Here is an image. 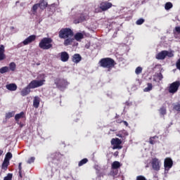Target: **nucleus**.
<instances>
[{"label": "nucleus", "mask_w": 180, "mask_h": 180, "mask_svg": "<svg viewBox=\"0 0 180 180\" xmlns=\"http://www.w3.org/2000/svg\"><path fill=\"white\" fill-rule=\"evenodd\" d=\"M52 43L53 39L51 37H44L39 41V47L42 50H50V49H53Z\"/></svg>", "instance_id": "nucleus-1"}, {"label": "nucleus", "mask_w": 180, "mask_h": 180, "mask_svg": "<svg viewBox=\"0 0 180 180\" xmlns=\"http://www.w3.org/2000/svg\"><path fill=\"white\" fill-rule=\"evenodd\" d=\"M74 36V32L70 28H63L59 32L60 39H67L68 37H72Z\"/></svg>", "instance_id": "nucleus-2"}, {"label": "nucleus", "mask_w": 180, "mask_h": 180, "mask_svg": "<svg viewBox=\"0 0 180 180\" xmlns=\"http://www.w3.org/2000/svg\"><path fill=\"white\" fill-rule=\"evenodd\" d=\"M100 64L103 68H113L115 67V60L112 58H106L101 59Z\"/></svg>", "instance_id": "nucleus-3"}, {"label": "nucleus", "mask_w": 180, "mask_h": 180, "mask_svg": "<svg viewBox=\"0 0 180 180\" xmlns=\"http://www.w3.org/2000/svg\"><path fill=\"white\" fill-rule=\"evenodd\" d=\"M165 57H174L172 51H162L156 55L157 60H165Z\"/></svg>", "instance_id": "nucleus-4"}, {"label": "nucleus", "mask_w": 180, "mask_h": 180, "mask_svg": "<svg viewBox=\"0 0 180 180\" xmlns=\"http://www.w3.org/2000/svg\"><path fill=\"white\" fill-rule=\"evenodd\" d=\"M180 86V82L176 81L173 83L170 84L168 88V91L169 94H176L178 92V89H179Z\"/></svg>", "instance_id": "nucleus-5"}, {"label": "nucleus", "mask_w": 180, "mask_h": 180, "mask_svg": "<svg viewBox=\"0 0 180 180\" xmlns=\"http://www.w3.org/2000/svg\"><path fill=\"white\" fill-rule=\"evenodd\" d=\"M44 82L46 80L44 79L41 80H32L28 86L30 87L31 89H34V88H39V86H43L44 85Z\"/></svg>", "instance_id": "nucleus-6"}, {"label": "nucleus", "mask_w": 180, "mask_h": 180, "mask_svg": "<svg viewBox=\"0 0 180 180\" xmlns=\"http://www.w3.org/2000/svg\"><path fill=\"white\" fill-rule=\"evenodd\" d=\"M111 144L112 146H113V150H116L117 148L118 150H120L122 148V146H120V145L122 144V141H120V139H119L118 138L112 139L111 140Z\"/></svg>", "instance_id": "nucleus-7"}, {"label": "nucleus", "mask_w": 180, "mask_h": 180, "mask_svg": "<svg viewBox=\"0 0 180 180\" xmlns=\"http://www.w3.org/2000/svg\"><path fill=\"white\" fill-rule=\"evenodd\" d=\"M152 167L154 171H160V160L158 158H153L152 160Z\"/></svg>", "instance_id": "nucleus-8"}, {"label": "nucleus", "mask_w": 180, "mask_h": 180, "mask_svg": "<svg viewBox=\"0 0 180 180\" xmlns=\"http://www.w3.org/2000/svg\"><path fill=\"white\" fill-rule=\"evenodd\" d=\"M110 8H112V3L104 1L100 4V9H101V11H108V9Z\"/></svg>", "instance_id": "nucleus-9"}, {"label": "nucleus", "mask_w": 180, "mask_h": 180, "mask_svg": "<svg viewBox=\"0 0 180 180\" xmlns=\"http://www.w3.org/2000/svg\"><path fill=\"white\" fill-rule=\"evenodd\" d=\"M35 40H36V35H31L22 41V44H24V46H27V44H29L30 43H32V41H34Z\"/></svg>", "instance_id": "nucleus-10"}, {"label": "nucleus", "mask_w": 180, "mask_h": 180, "mask_svg": "<svg viewBox=\"0 0 180 180\" xmlns=\"http://www.w3.org/2000/svg\"><path fill=\"white\" fill-rule=\"evenodd\" d=\"M60 56V60L63 61V63H67L70 58V55L68 53L63 51L59 53Z\"/></svg>", "instance_id": "nucleus-11"}, {"label": "nucleus", "mask_w": 180, "mask_h": 180, "mask_svg": "<svg viewBox=\"0 0 180 180\" xmlns=\"http://www.w3.org/2000/svg\"><path fill=\"white\" fill-rule=\"evenodd\" d=\"M172 160L169 158H167L165 160V169H169L170 168H172Z\"/></svg>", "instance_id": "nucleus-12"}, {"label": "nucleus", "mask_w": 180, "mask_h": 180, "mask_svg": "<svg viewBox=\"0 0 180 180\" xmlns=\"http://www.w3.org/2000/svg\"><path fill=\"white\" fill-rule=\"evenodd\" d=\"M6 58V55H5V46L0 45V61H4Z\"/></svg>", "instance_id": "nucleus-13"}, {"label": "nucleus", "mask_w": 180, "mask_h": 180, "mask_svg": "<svg viewBox=\"0 0 180 180\" xmlns=\"http://www.w3.org/2000/svg\"><path fill=\"white\" fill-rule=\"evenodd\" d=\"M73 41H75V39H74V36L69 37L68 38H65L63 44L64 46H71Z\"/></svg>", "instance_id": "nucleus-14"}, {"label": "nucleus", "mask_w": 180, "mask_h": 180, "mask_svg": "<svg viewBox=\"0 0 180 180\" xmlns=\"http://www.w3.org/2000/svg\"><path fill=\"white\" fill-rule=\"evenodd\" d=\"M127 136H129V133L126 130L120 131L117 134V136L120 137V139H126V137H127Z\"/></svg>", "instance_id": "nucleus-15"}, {"label": "nucleus", "mask_w": 180, "mask_h": 180, "mask_svg": "<svg viewBox=\"0 0 180 180\" xmlns=\"http://www.w3.org/2000/svg\"><path fill=\"white\" fill-rule=\"evenodd\" d=\"M30 89H32L30 88V86H29V84H28L25 88H24L21 91V92H20L21 96H27V95H29V94H30Z\"/></svg>", "instance_id": "nucleus-16"}, {"label": "nucleus", "mask_w": 180, "mask_h": 180, "mask_svg": "<svg viewBox=\"0 0 180 180\" xmlns=\"http://www.w3.org/2000/svg\"><path fill=\"white\" fill-rule=\"evenodd\" d=\"M84 20H86V17L85 15H84V14H81L78 18H76L74 20V23H75V25H77L78 23H81L82 22H84Z\"/></svg>", "instance_id": "nucleus-17"}, {"label": "nucleus", "mask_w": 180, "mask_h": 180, "mask_svg": "<svg viewBox=\"0 0 180 180\" xmlns=\"http://www.w3.org/2000/svg\"><path fill=\"white\" fill-rule=\"evenodd\" d=\"M72 60L73 63H75V64H78V63H79V61H81V60H82V57H81V55L76 53V54L73 55Z\"/></svg>", "instance_id": "nucleus-18"}, {"label": "nucleus", "mask_w": 180, "mask_h": 180, "mask_svg": "<svg viewBox=\"0 0 180 180\" xmlns=\"http://www.w3.org/2000/svg\"><path fill=\"white\" fill-rule=\"evenodd\" d=\"M162 78H164V77L162 76V74H161V73H156L153 76V81H155V82H160V81L162 80Z\"/></svg>", "instance_id": "nucleus-19"}, {"label": "nucleus", "mask_w": 180, "mask_h": 180, "mask_svg": "<svg viewBox=\"0 0 180 180\" xmlns=\"http://www.w3.org/2000/svg\"><path fill=\"white\" fill-rule=\"evenodd\" d=\"M40 105V98L39 96H35L33 100V106L35 109H37Z\"/></svg>", "instance_id": "nucleus-20"}, {"label": "nucleus", "mask_w": 180, "mask_h": 180, "mask_svg": "<svg viewBox=\"0 0 180 180\" xmlns=\"http://www.w3.org/2000/svg\"><path fill=\"white\" fill-rule=\"evenodd\" d=\"M6 88L8 91H16V89H18V86H16L15 84L12 83V84H6Z\"/></svg>", "instance_id": "nucleus-21"}, {"label": "nucleus", "mask_w": 180, "mask_h": 180, "mask_svg": "<svg viewBox=\"0 0 180 180\" xmlns=\"http://www.w3.org/2000/svg\"><path fill=\"white\" fill-rule=\"evenodd\" d=\"M75 40H77V41H81L82 39H84V34L81 32H77L75 34V37H73Z\"/></svg>", "instance_id": "nucleus-22"}, {"label": "nucleus", "mask_w": 180, "mask_h": 180, "mask_svg": "<svg viewBox=\"0 0 180 180\" xmlns=\"http://www.w3.org/2000/svg\"><path fill=\"white\" fill-rule=\"evenodd\" d=\"M38 4L40 9H41L42 11H44V9L47 8V2L44 1V0L41 1L40 3Z\"/></svg>", "instance_id": "nucleus-23"}, {"label": "nucleus", "mask_w": 180, "mask_h": 180, "mask_svg": "<svg viewBox=\"0 0 180 180\" xmlns=\"http://www.w3.org/2000/svg\"><path fill=\"white\" fill-rule=\"evenodd\" d=\"M120 167H122V165H120V163L118 161H115L112 164V169H118V168H120Z\"/></svg>", "instance_id": "nucleus-24"}, {"label": "nucleus", "mask_w": 180, "mask_h": 180, "mask_svg": "<svg viewBox=\"0 0 180 180\" xmlns=\"http://www.w3.org/2000/svg\"><path fill=\"white\" fill-rule=\"evenodd\" d=\"M9 166V162L8 160H4L1 169L4 171H6L8 169V167Z\"/></svg>", "instance_id": "nucleus-25"}, {"label": "nucleus", "mask_w": 180, "mask_h": 180, "mask_svg": "<svg viewBox=\"0 0 180 180\" xmlns=\"http://www.w3.org/2000/svg\"><path fill=\"white\" fill-rule=\"evenodd\" d=\"M6 72H9V67L4 66L0 68V74H5Z\"/></svg>", "instance_id": "nucleus-26"}, {"label": "nucleus", "mask_w": 180, "mask_h": 180, "mask_svg": "<svg viewBox=\"0 0 180 180\" xmlns=\"http://www.w3.org/2000/svg\"><path fill=\"white\" fill-rule=\"evenodd\" d=\"M25 116V112H21L20 113L16 114L15 116V119L16 122L19 121L20 119H22Z\"/></svg>", "instance_id": "nucleus-27"}, {"label": "nucleus", "mask_w": 180, "mask_h": 180, "mask_svg": "<svg viewBox=\"0 0 180 180\" xmlns=\"http://www.w3.org/2000/svg\"><path fill=\"white\" fill-rule=\"evenodd\" d=\"M39 8H40L39 4H36L32 6V11L34 15H36V13H37V9H39Z\"/></svg>", "instance_id": "nucleus-28"}, {"label": "nucleus", "mask_w": 180, "mask_h": 180, "mask_svg": "<svg viewBox=\"0 0 180 180\" xmlns=\"http://www.w3.org/2000/svg\"><path fill=\"white\" fill-rule=\"evenodd\" d=\"M9 71H15L16 70V64L14 62H12L9 64Z\"/></svg>", "instance_id": "nucleus-29"}, {"label": "nucleus", "mask_w": 180, "mask_h": 180, "mask_svg": "<svg viewBox=\"0 0 180 180\" xmlns=\"http://www.w3.org/2000/svg\"><path fill=\"white\" fill-rule=\"evenodd\" d=\"M15 116V112H9L6 113V119H11V117H13Z\"/></svg>", "instance_id": "nucleus-30"}, {"label": "nucleus", "mask_w": 180, "mask_h": 180, "mask_svg": "<svg viewBox=\"0 0 180 180\" xmlns=\"http://www.w3.org/2000/svg\"><path fill=\"white\" fill-rule=\"evenodd\" d=\"M11 159H12V154L11 153V152H8V153H7L6 154V157L4 158V161H8L9 162Z\"/></svg>", "instance_id": "nucleus-31"}, {"label": "nucleus", "mask_w": 180, "mask_h": 180, "mask_svg": "<svg viewBox=\"0 0 180 180\" xmlns=\"http://www.w3.org/2000/svg\"><path fill=\"white\" fill-rule=\"evenodd\" d=\"M153 89V84L151 83L148 84V86L144 89V92H148Z\"/></svg>", "instance_id": "nucleus-32"}, {"label": "nucleus", "mask_w": 180, "mask_h": 180, "mask_svg": "<svg viewBox=\"0 0 180 180\" xmlns=\"http://www.w3.org/2000/svg\"><path fill=\"white\" fill-rule=\"evenodd\" d=\"M171 8H172V3H171V2L166 3V4L165 6V8L166 9V11H169V9H171Z\"/></svg>", "instance_id": "nucleus-33"}, {"label": "nucleus", "mask_w": 180, "mask_h": 180, "mask_svg": "<svg viewBox=\"0 0 180 180\" xmlns=\"http://www.w3.org/2000/svg\"><path fill=\"white\" fill-rule=\"evenodd\" d=\"M88 162V159L84 158L80 162H79V167H82V165L86 164Z\"/></svg>", "instance_id": "nucleus-34"}, {"label": "nucleus", "mask_w": 180, "mask_h": 180, "mask_svg": "<svg viewBox=\"0 0 180 180\" xmlns=\"http://www.w3.org/2000/svg\"><path fill=\"white\" fill-rule=\"evenodd\" d=\"M142 72H143V68L141 67H138L135 70V73L136 74V75L141 74Z\"/></svg>", "instance_id": "nucleus-35"}, {"label": "nucleus", "mask_w": 180, "mask_h": 180, "mask_svg": "<svg viewBox=\"0 0 180 180\" xmlns=\"http://www.w3.org/2000/svg\"><path fill=\"white\" fill-rule=\"evenodd\" d=\"M160 115H166L167 114V109L165 108H162L160 109Z\"/></svg>", "instance_id": "nucleus-36"}, {"label": "nucleus", "mask_w": 180, "mask_h": 180, "mask_svg": "<svg viewBox=\"0 0 180 180\" xmlns=\"http://www.w3.org/2000/svg\"><path fill=\"white\" fill-rule=\"evenodd\" d=\"M34 160H36V158L34 157H32L30 158L28 160H27V164H32L33 162H34Z\"/></svg>", "instance_id": "nucleus-37"}, {"label": "nucleus", "mask_w": 180, "mask_h": 180, "mask_svg": "<svg viewBox=\"0 0 180 180\" xmlns=\"http://www.w3.org/2000/svg\"><path fill=\"white\" fill-rule=\"evenodd\" d=\"M12 174H8L6 177H4V180H12Z\"/></svg>", "instance_id": "nucleus-38"}, {"label": "nucleus", "mask_w": 180, "mask_h": 180, "mask_svg": "<svg viewBox=\"0 0 180 180\" xmlns=\"http://www.w3.org/2000/svg\"><path fill=\"white\" fill-rule=\"evenodd\" d=\"M144 23V19L140 18L136 21V25H143Z\"/></svg>", "instance_id": "nucleus-39"}, {"label": "nucleus", "mask_w": 180, "mask_h": 180, "mask_svg": "<svg viewBox=\"0 0 180 180\" xmlns=\"http://www.w3.org/2000/svg\"><path fill=\"white\" fill-rule=\"evenodd\" d=\"M174 109H175V110H177V112H180V104L174 105Z\"/></svg>", "instance_id": "nucleus-40"}, {"label": "nucleus", "mask_w": 180, "mask_h": 180, "mask_svg": "<svg viewBox=\"0 0 180 180\" xmlns=\"http://www.w3.org/2000/svg\"><path fill=\"white\" fill-rule=\"evenodd\" d=\"M18 168L20 176H22V163H19Z\"/></svg>", "instance_id": "nucleus-41"}, {"label": "nucleus", "mask_w": 180, "mask_h": 180, "mask_svg": "<svg viewBox=\"0 0 180 180\" xmlns=\"http://www.w3.org/2000/svg\"><path fill=\"white\" fill-rule=\"evenodd\" d=\"M155 139V136L150 139V141H149L150 144H155V141H154Z\"/></svg>", "instance_id": "nucleus-42"}, {"label": "nucleus", "mask_w": 180, "mask_h": 180, "mask_svg": "<svg viewBox=\"0 0 180 180\" xmlns=\"http://www.w3.org/2000/svg\"><path fill=\"white\" fill-rule=\"evenodd\" d=\"M136 180H147L144 176H136Z\"/></svg>", "instance_id": "nucleus-43"}, {"label": "nucleus", "mask_w": 180, "mask_h": 180, "mask_svg": "<svg viewBox=\"0 0 180 180\" xmlns=\"http://www.w3.org/2000/svg\"><path fill=\"white\" fill-rule=\"evenodd\" d=\"M62 85L63 86H67V85H68V82L65 80H62Z\"/></svg>", "instance_id": "nucleus-44"}, {"label": "nucleus", "mask_w": 180, "mask_h": 180, "mask_svg": "<svg viewBox=\"0 0 180 180\" xmlns=\"http://www.w3.org/2000/svg\"><path fill=\"white\" fill-rule=\"evenodd\" d=\"M176 32H177V33H180V27H176Z\"/></svg>", "instance_id": "nucleus-45"}, {"label": "nucleus", "mask_w": 180, "mask_h": 180, "mask_svg": "<svg viewBox=\"0 0 180 180\" xmlns=\"http://www.w3.org/2000/svg\"><path fill=\"white\" fill-rule=\"evenodd\" d=\"M123 123L124 124H125V126H129V123H127V122L124 121Z\"/></svg>", "instance_id": "nucleus-46"}, {"label": "nucleus", "mask_w": 180, "mask_h": 180, "mask_svg": "<svg viewBox=\"0 0 180 180\" xmlns=\"http://www.w3.org/2000/svg\"><path fill=\"white\" fill-rule=\"evenodd\" d=\"M1 154H4V150H0V155H1Z\"/></svg>", "instance_id": "nucleus-47"}, {"label": "nucleus", "mask_w": 180, "mask_h": 180, "mask_svg": "<svg viewBox=\"0 0 180 180\" xmlns=\"http://www.w3.org/2000/svg\"><path fill=\"white\" fill-rule=\"evenodd\" d=\"M18 48H19V47H22V44H18Z\"/></svg>", "instance_id": "nucleus-48"}, {"label": "nucleus", "mask_w": 180, "mask_h": 180, "mask_svg": "<svg viewBox=\"0 0 180 180\" xmlns=\"http://www.w3.org/2000/svg\"><path fill=\"white\" fill-rule=\"evenodd\" d=\"M96 12H99V10H98V9H96Z\"/></svg>", "instance_id": "nucleus-49"}, {"label": "nucleus", "mask_w": 180, "mask_h": 180, "mask_svg": "<svg viewBox=\"0 0 180 180\" xmlns=\"http://www.w3.org/2000/svg\"><path fill=\"white\" fill-rule=\"evenodd\" d=\"M51 6H54V4H52Z\"/></svg>", "instance_id": "nucleus-50"}]
</instances>
